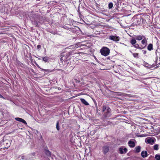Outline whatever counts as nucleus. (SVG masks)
Segmentation results:
<instances>
[{
    "mask_svg": "<svg viewBox=\"0 0 160 160\" xmlns=\"http://www.w3.org/2000/svg\"><path fill=\"white\" fill-rule=\"evenodd\" d=\"M102 111L104 112L103 118L104 119L107 118L111 116V109L108 106L103 105L102 106Z\"/></svg>",
    "mask_w": 160,
    "mask_h": 160,
    "instance_id": "nucleus-1",
    "label": "nucleus"
},
{
    "mask_svg": "<svg viewBox=\"0 0 160 160\" xmlns=\"http://www.w3.org/2000/svg\"><path fill=\"white\" fill-rule=\"evenodd\" d=\"M155 53L156 56L155 65L157 66L156 68H157L160 66V49L156 50Z\"/></svg>",
    "mask_w": 160,
    "mask_h": 160,
    "instance_id": "nucleus-2",
    "label": "nucleus"
},
{
    "mask_svg": "<svg viewBox=\"0 0 160 160\" xmlns=\"http://www.w3.org/2000/svg\"><path fill=\"white\" fill-rule=\"evenodd\" d=\"M110 52L109 49L105 47H103L100 50V52L101 54L105 56H107L108 55Z\"/></svg>",
    "mask_w": 160,
    "mask_h": 160,
    "instance_id": "nucleus-3",
    "label": "nucleus"
},
{
    "mask_svg": "<svg viewBox=\"0 0 160 160\" xmlns=\"http://www.w3.org/2000/svg\"><path fill=\"white\" fill-rule=\"evenodd\" d=\"M156 141V139L153 138H152L151 137H148L145 139V142L151 145L153 144Z\"/></svg>",
    "mask_w": 160,
    "mask_h": 160,
    "instance_id": "nucleus-4",
    "label": "nucleus"
},
{
    "mask_svg": "<svg viewBox=\"0 0 160 160\" xmlns=\"http://www.w3.org/2000/svg\"><path fill=\"white\" fill-rule=\"evenodd\" d=\"M108 38L109 39L116 42L119 41L120 40L119 37L113 35L109 36Z\"/></svg>",
    "mask_w": 160,
    "mask_h": 160,
    "instance_id": "nucleus-5",
    "label": "nucleus"
},
{
    "mask_svg": "<svg viewBox=\"0 0 160 160\" xmlns=\"http://www.w3.org/2000/svg\"><path fill=\"white\" fill-rule=\"evenodd\" d=\"M109 147L108 146H104L102 147V152L104 154H106L109 151Z\"/></svg>",
    "mask_w": 160,
    "mask_h": 160,
    "instance_id": "nucleus-6",
    "label": "nucleus"
},
{
    "mask_svg": "<svg viewBox=\"0 0 160 160\" xmlns=\"http://www.w3.org/2000/svg\"><path fill=\"white\" fill-rule=\"evenodd\" d=\"M119 152L121 154L126 153L128 151V149L126 148H123L122 147H121L119 148Z\"/></svg>",
    "mask_w": 160,
    "mask_h": 160,
    "instance_id": "nucleus-7",
    "label": "nucleus"
},
{
    "mask_svg": "<svg viewBox=\"0 0 160 160\" xmlns=\"http://www.w3.org/2000/svg\"><path fill=\"white\" fill-rule=\"evenodd\" d=\"M133 141H135V140H130L128 142V145L131 148H134L135 146V143Z\"/></svg>",
    "mask_w": 160,
    "mask_h": 160,
    "instance_id": "nucleus-8",
    "label": "nucleus"
},
{
    "mask_svg": "<svg viewBox=\"0 0 160 160\" xmlns=\"http://www.w3.org/2000/svg\"><path fill=\"white\" fill-rule=\"evenodd\" d=\"M148 38H146L145 36L143 37V38H142V40L141 41V43L142 44L144 45L145 46H147V45L148 43Z\"/></svg>",
    "mask_w": 160,
    "mask_h": 160,
    "instance_id": "nucleus-9",
    "label": "nucleus"
},
{
    "mask_svg": "<svg viewBox=\"0 0 160 160\" xmlns=\"http://www.w3.org/2000/svg\"><path fill=\"white\" fill-rule=\"evenodd\" d=\"M15 120H16L17 121H18L20 122H22L23 123H24L25 125L27 124V123L26 121L24 120L23 119L21 118H15Z\"/></svg>",
    "mask_w": 160,
    "mask_h": 160,
    "instance_id": "nucleus-10",
    "label": "nucleus"
},
{
    "mask_svg": "<svg viewBox=\"0 0 160 160\" xmlns=\"http://www.w3.org/2000/svg\"><path fill=\"white\" fill-rule=\"evenodd\" d=\"M50 58L48 57H45L42 58V60L45 62H48L50 61Z\"/></svg>",
    "mask_w": 160,
    "mask_h": 160,
    "instance_id": "nucleus-11",
    "label": "nucleus"
},
{
    "mask_svg": "<svg viewBox=\"0 0 160 160\" xmlns=\"http://www.w3.org/2000/svg\"><path fill=\"white\" fill-rule=\"evenodd\" d=\"M142 157L143 158H145L148 156V154L147 151H142L141 153Z\"/></svg>",
    "mask_w": 160,
    "mask_h": 160,
    "instance_id": "nucleus-12",
    "label": "nucleus"
},
{
    "mask_svg": "<svg viewBox=\"0 0 160 160\" xmlns=\"http://www.w3.org/2000/svg\"><path fill=\"white\" fill-rule=\"evenodd\" d=\"M141 149V147L139 146L136 147L134 149L135 152L137 153L140 152Z\"/></svg>",
    "mask_w": 160,
    "mask_h": 160,
    "instance_id": "nucleus-13",
    "label": "nucleus"
},
{
    "mask_svg": "<svg viewBox=\"0 0 160 160\" xmlns=\"http://www.w3.org/2000/svg\"><path fill=\"white\" fill-rule=\"evenodd\" d=\"M145 36L143 35H138L137 36H135V38L136 39L138 40H141L143 38V37Z\"/></svg>",
    "mask_w": 160,
    "mask_h": 160,
    "instance_id": "nucleus-14",
    "label": "nucleus"
},
{
    "mask_svg": "<svg viewBox=\"0 0 160 160\" xmlns=\"http://www.w3.org/2000/svg\"><path fill=\"white\" fill-rule=\"evenodd\" d=\"M80 100L81 102L83 104L86 106H88L89 105V104L84 99L81 98Z\"/></svg>",
    "mask_w": 160,
    "mask_h": 160,
    "instance_id": "nucleus-15",
    "label": "nucleus"
},
{
    "mask_svg": "<svg viewBox=\"0 0 160 160\" xmlns=\"http://www.w3.org/2000/svg\"><path fill=\"white\" fill-rule=\"evenodd\" d=\"M142 20V18L141 17L140 18H138L136 19L137 25H139L141 24V21Z\"/></svg>",
    "mask_w": 160,
    "mask_h": 160,
    "instance_id": "nucleus-16",
    "label": "nucleus"
},
{
    "mask_svg": "<svg viewBox=\"0 0 160 160\" xmlns=\"http://www.w3.org/2000/svg\"><path fill=\"white\" fill-rule=\"evenodd\" d=\"M147 49L150 51L153 50V48L152 44V43L149 44L147 47Z\"/></svg>",
    "mask_w": 160,
    "mask_h": 160,
    "instance_id": "nucleus-17",
    "label": "nucleus"
},
{
    "mask_svg": "<svg viewBox=\"0 0 160 160\" xmlns=\"http://www.w3.org/2000/svg\"><path fill=\"white\" fill-rule=\"evenodd\" d=\"M45 153L48 156H50L51 155V152L48 150L45 149Z\"/></svg>",
    "mask_w": 160,
    "mask_h": 160,
    "instance_id": "nucleus-18",
    "label": "nucleus"
},
{
    "mask_svg": "<svg viewBox=\"0 0 160 160\" xmlns=\"http://www.w3.org/2000/svg\"><path fill=\"white\" fill-rule=\"evenodd\" d=\"M135 38H132L130 42L132 45H134L137 42Z\"/></svg>",
    "mask_w": 160,
    "mask_h": 160,
    "instance_id": "nucleus-19",
    "label": "nucleus"
},
{
    "mask_svg": "<svg viewBox=\"0 0 160 160\" xmlns=\"http://www.w3.org/2000/svg\"><path fill=\"white\" fill-rule=\"evenodd\" d=\"M60 60L62 63H63V62H65L67 61L66 57L64 56H62L60 58Z\"/></svg>",
    "mask_w": 160,
    "mask_h": 160,
    "instance_id": "nucleus-20",
    "label": "nucleus"
},
{
    "mask_svg": "<svg viewBox=\"0 0 160 160\" xmlns=\"http://www.w3.org/2000/svg\"><path fill=\"white\" fill-rule=\"evenodd\" d=\"M145 66L146 67L150 68L154 66V64H153L152 65H149V64H148V63H147V62H146L145 63Z\"/></svg>",
    "mask_w": 160,
    "mask_h": 160,
    "instance_id": "nucleus-21",
    "label": "nucleus"
},
{
    "mask_svg": "<svg viewBox=\"0 0 160 160\" xmlns=\"http://www.w3.org/2000/svg\"><path fill=\"white\" fill-rule=\"evenodd\" d=\"M42 70L41 71H43V72H52L53 70H51L50 69H41Z\"/></svg>",
    "mask_w": 160,
    "mask_h": 160,
    "instance_id": "nucleus-22",
    "label": "nucleus"
},
{
    "mask_svg": "<svg viewBox=\"0 0 160 160\" xmlns=\"http://www.w3.org/2000/svg\"><path fill=\"white\" fill-rule=\"evenodd\" d=\"M32 23L33 24L35 25L36 27H39V26L38 24V22L37 21L35 20L34 21H32Z\"/></svg>",
    "mask_w": 160,
    "mask_h": 160,
    "instance_id": "nucleus-23",
    "label": "nucleus"
},
{
    "mask_svg": "<svg viewBox=\"0 0 160 160\" xmlns=\"http://www.w3.org/2000/svg\"><path fill=\"white\" fill-rule=\"evenodd\" d=\"M155 158L156 160H160V155L156 154L155 156Z\"/></svg>",
    "mask_w": 160,
    "mask_h": 160,
    "instance_id": "nucleus-24",
    "label": "nucleus"
},
{
    "mask_svg": "<svg viewBox=\"0 0 160 160\" xmlns=\"http://www.w3.org/2000/svg\"><path fill=\"white\" fill-rule=\"evenodd\" d=\"M59 121H58L56 123V128L57 130L59 131L60 130V127L59 125Z\"/></svg>",
    "mask_w": 160,
    "mask_h": 160,
    "instance_id": "nucleus-25",
    "label": "nucleus"
},
{
    "mask_svg": "<svg viewBox=\"0 0 160 160\" xmlns=\"http://www.w3.org/2000/svg\"><path fill=\"white\" fill-rule=\"evenodd\" d=\"M153 149L156 150L158 149V144H155L153 146Z\"/></svg>",
    "mask_w": 160,
    "mask_h": 160,
    "instance_id": "nucleus-26",
    "label": "nucleus"
},
{
    "mask_svg": "<svg viewBox=\"0 0 160 160\" xmlns=\"http://www.w3.org/2000/svg\"><path fill=\"white\" fill-rule=\"evenodd\" d=\"M113 6V4L112 2H110L108 4V8L110 9L112 8Z\"/></svg>",
    "mask_w": 160,
    "mask_h": 160,
    "instance_id": "nucleus-27",
    "label": "nucleus"
},
{
    "mask_svg": "<svg viewBox=\"0 0 160 160\" xmlns=\"http://www.w3.org/2000/svg\"><path fill=\"white\" fill-rule=\"evenodd\" d=\"M133 46L136 48H138V49H139V48H140L139 45L138 43H137V44L136 43L135 45H133Z\"/></svg>",
    "mask_w": 160,
    "mask_h": 160,
    "instance_id": "nucleus-28",
    "label": "nucleus"
},
{
    "mask_svg": "<svg viewBox=\"0 0 160 160\" xmlns=\"http://www.w3.org/2000/svg\"><path fill=\"white\" fill-rule=\"evenodd\" d=\"M133 56L134 58H138V54L137 53H132Z\"/></svg>",
    "mask_w": 160,
    "mask_h": 160,
    "instance_id": "nucleus-29",
    "label": "nucleus"
},
{
    "mask_svg": "<svg viewBox=\"0 0 160 160\" xmlns=\"http://www.w3.org/2000/svg\"><path fill=\"white\" fill-rule=\"evenodd\" d=\"M17 64L20 66H22V65H23V64L22 63H21V62H20V61H17Z\"/></svg>",
    "mask_w": 160,
    "mask_h": 160,
    "instance_id": "nucleus-30",
    "label": "nucleus"
},
{
    "mask_svg": "<svg viewBox=\"0 0 160 160\" xmlns=\"http://www.w3.org/2000/svg\"><path fill=\"white\" fill-rule=\"evenodd\" d=\"M140 46H140V48H139L140 49H142L144 48H145V47L147 46H145V45L144 46H143L142 45H140Z\"/></svg>",
    "mask_w": 160,
    "mask_h": 160,
    "instance_id": "nucleus-31",
    "label": "nucleus"
},
{
    "mask_svg": "<svg viewBox=\"0 0 160 160\" xmlns=\"http://www.w3.org/2000/svg\"><path fill=\"white\" fill-rule=\"evenodd\" d=\"M95 132H95V130L92 131L91 132V135H93L95 133Z\"/></svg>",
    "mask_w": 160,
    "mask_h": 160,
    "instance_id": "nucleus-32",
    "label": "nucleus"
},
{
    "mask_svg": "<svg viewBox=\"0 0 160 160\" xmlns=\"http://www.w3.org/2000/svg\"><path fill=\"white\" fill-rule=\"evenodd\" d=\"M41 46L40 45H38V46H37V48L38 49H40L41 48Z\"/></svg>",
    "mask_w": 160,
    "mask_h": 160,
    "instance_id": "nucleus-33",
    "label": "nucleus"
},
{
    "mask_svg": "<svg viewBox=\"0 0 160 160\" xmlns=\"http://www.w3.org/2000/svg\"><path fill=\"white\" fill-rule=\"evenodd\" d=\"M0 98L5 99V98L0 94Z\"/></svg>",
    "mask_w": 160,
    "mask_h": 160,
    "instance_id": "nucleus-34",
    "label": "nucleus"
},
{
    "mask_svg": "<svg viewBox=\"0 0 160 160\" xmlns=\"http://www.w3.org/2000/svg\"><path fill=\"white\" fill-rule=\"evenodd\" d=\"M72 53V52H69L68 54L67 55L70 56L71 55V54Z\"/></svg>",
    "mask_w": 160,
    "mask_h": 160,
    "instance_id": "nucleus-35",
    "label": "nucleus"
},
{
    "mask_svg": "<svg viewBox=\"0 0 160 160\" xmlns=\"http://www.w3.org/2000/svg\"><path fill=\"white\" fill-rule=\"evenodd\" d=\"M36 153L35 152H32L31 153V155L32 156H35Z\"/></svg>",
    "mask_w": 160,
    "mask_h": 160,
    "instance_id": "nucleus-36",
    "label": "nucleus"
},
{
    "mask_svg": "<svg viewBox=\"0 0 160 160\" xmlns=\"http://www.w3.org/2000/svg\"><path fill=\"white\" fill-rule=\"evenodd\" d=\"M143 54H145L147 53V51L146 50H143Z\"/></svg>",
    "mask_w": 160,
    "mask_h": 160,
    "instance_id": "nucleus-37",
    "label": "nucleus"
},
{
    "mask_svg": "<svg viewBox=\"0 0 160 160\" xmlns=\"http://www.w3.org/2000/svg\"><path fill=\"white\" fill-rule=\"evenodd\" d=\"M22 159H24V157H22Z\"/></svg>",
    "mask_w": 160,
    "mask_h": 160,
    "instance_id": "nucleus-38",
    "label": "nucleus"
},
{
    "mask_svg": "<svg viewBox=\"0 0 160 160\" xmlns=\"http://www.w3.org/2000/svg\"><path fill=\"white\" fill-rule=\"evenodd\" d=\"M107 59H109L110 58V57H108L107 58Z\"/></svg>",
    "mask_w": 160,
    "mask_h": 160,
    "instance_id": "nucleus-39",
    "label": "nucleus"
},
{
    "mask_svg": "<svg viewBox=\"0 0 160 160\" xmlns=\"http://www.w3.org/2000/svg\"><path fill=\"white\" fill-rule=\"evenodd\" d=\"M97 112H98V108H97Z\"/></svg>",
    "mask_w": 160,
    "mask_h": 160,
    "instance_id": "nucleus-40",
    "label": "nucleus"
},
{
    "mask_svg": "<svg viewBox=\"0 0 160 160\" xmlns=\"http://www.w3.org/2000/svg\"><path fill=\"white\" fill-rule=\"evenodd\" d=\"M130 52L131 53H132V52L131 51H130Z\"/></svg>",
    "mask_w": 160,
    "mask_h": 160,
    "instance_id": "nucleus-41",
    "label": "nucleus"
},
{
    "mask_svg": "<svg viewBox=\"0 0 160 160\" xmlns=\"http://www.w3.org/2000/svg\"><path fill=\"white\" fill-rule=\"evenodd\" d=\"M60 89V88H58V89Z\"/></svg>",
    "mask_w": 160,
    "mask_h": 160,
    "instance_id": "nucleus-42",
    "label": "nucleus"
},
{
    "mask_svg": "<svg viewBox=\"0 0 160 160\" xmlns=\"http://www.w3.org/2000/svg\"><path fill=\"white\" fill-rule=\"evenodd\" d=\"M94 58H96V57L95 56H94Z\"/></svg>",
    "mask_w": 160,
    "mask_h": 160,
    "instance_id": "nucleus-43",
    "label": "nucleus"
}]
</instances>
